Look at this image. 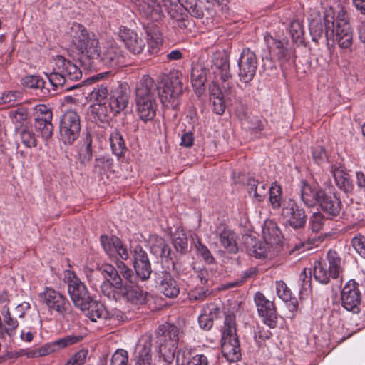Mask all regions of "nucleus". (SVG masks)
<instances>
[{"instance_id":"obj_1","label":"nucleus","mask_w":365,"mask_h":365,"mask_svg":"<svg viewBox=\"0 0 365 365\" xmlns=\"http://www.w3.org/2000/svg\"><path fill=\"white\" fill-rule=\"evenodd\" d=\"M99 272L104 278L101 285L103 295L109 300L121 299L136 306L145 304L149 293L136 284V277L123 262H116V267L105 264Z\"/></svg>"},{"instance_id":"obj_2","label":"nucleus","mask_w":365,"mask_h":365,"mask_svg":"<svg viewBox=\"0 0 365 365\" xmlns=\"http://www.w3.org/2000/svg\"><path fill=\"white\" fill-rule=\"evenodd\" d=\"M55 90L68 91L79 87L78 84L70 83L78 81L82 77L81 69L71 61L62 56H56L52 72L46 73Z\"/></svg>"},{"instance_id":"obj_3","label":"nucleus","mask_w":365,"mask_h":365,"mask_svg":"<svg viewBox=\"0 0 365 365\" xmlns=\"http://www.w3.org/2000/svg\"><path fill=\"white\" fill-rule=\"evenodd\" d=\"M262 236L264 241H260L251 235L243 237V243L248 253L259 259L267 257L271 247L280 243L282 238L277 223L271 220L264 222L262 226Z\"/></svg>"},{"instance_id":"obj_4","label":"nucleus","mask_w":365,"mask_h":365,"mask_svg":"<svg viewBox=\"0 0 365 365\" xmlns=\"http://www.w3.org/2000/svg\"><path fill=\"white\" fill-rule=\"evenodd\" d=\"M326 35L342 49H349L353 44V32L346 11L341 10L336 17L332 11L324 13Z\"/></svg>"},{"instance_id":"obj_5","label":"nucleus","mask_w":365,"mask_h":365,"mask_svg":"<svg viewBox=\"0 0 365 365\" xmlns=\"http://www.w3.org/2000/svg\"><path fill=\"white\" fill-rule=\"evenodd\" d=\"M155 90L153 79L146 75L141 78L136 87V111L144 122L152 120L156 115L158 104Z\"/></svg>"},{"instance_id":"obj_6","label":"nucleus","mask_w":365,"mask_h":365,"mask_svg":"<svg viewBox=\"0 0 365 365\" xmlns=\"http://www.w3.org/2000/svg\"><path fill=\"white\" fill-rule=\"evenodd\" d=\"M344 271V261L335 250H329L324 258L315 261L313 265L314 279L322 284H328L331 279L341 277Z\"/></svg>"},{"instance_id":"obj_7","label":"nucleus","mask_w":365,"mask_h":365,"mask_svg":"<svg viewBox=\"0 0 365 365\" xmlns=\"http://www.w3.org/2000/svg\"><path fill=\"white\" fill-rule=\"evenodd\" d=\"M180 329L173 324H164L157 330L159 361L163 365L173 363L179 341Z\"/></svg>"},{"instance_id":"obj_8","label":"nucleus","mask_w":365,"mask_h":365,"mask_svg":"<svg viewBox=\"0 0 365 365\" xmlns=\"http://www.w3.org/2000/svg\"><path fill=\"white\" fill-rule=\"evenodd\" d=\"M221 349L223 356L230 362H237L241 359V349L237 335L235 316L227 314L222 327Z\"/></svg>"},{"instance_id":"obj_9","label":"nucleus","mask_w":365,"mask_h":365,"mask_svg":"<svg viewBox=\"0 0 365 365\" xmlns=\"http://www.w3.org/2000/svg\"><path fill=\"white\" fill-rule=\"evenodd\" d=\"M182 74L173 72L165 77L158 86V95L161 103L166 107L176 110L180 104L179 97L182 93Z\"/></svg>"},{"instance_id":"obj_10","label":"nucleus","mask_w":365,"mask_h":365,"mask_svg":"<svg viewBox=\"0 0 365 365\" xmlns=\"http://www.w3.org/2000/svg\"><path fill=\"white\" fill-rule=\"evenodd\" d=\"M71 38L73 44L88 59L98 56V38L93 34L90 35L87 29L78 23L73 24L71 28Z\"/></svg>"},{"instance_id":"obj_11","label":"nucleus","mask_w":365,"mask_h":365,"mask_svg":"<svg viewBox=\"0 0 365 365\" xmlns=\"http://www.w3.org/2000/svg\"><path fill=\"white\" fill-rule=\"evenodd\" d=\"M81 117L74 110L66 111L59 122L60 138L65 145H71L79 137Z\"/></svg>"},{"instance_id":"obj_12","label":"nucleus","mask_w":365,"mask_h":365,"mask_svg":"<svg viewBox=\"0 0 365 365\" xmlns=\"http://www.w3.org/2000/svg\"><path fill=\"white\" fill-rule=\"evenodd\" d=\"M266 48L268 51L265 58H277L282 63L288 61L293 56V51L289 46L288 40L278 39L272 36L269 33H266L264 36Z\"/></svg>"},{"instance_id":"obj_13","label":"nucleus","mask_w":365,"mask_h":365,"mask_svg":"<svg viewBox=\"0 0 365 365\" xmlns=\"http://www.w3.org/2000/svg\"><path fill=\"white\" fill-rule=\"evenodd\" d=\"M81 336L69 335L53 342L46 343L40 347H34L24 351L27 358H38L49 355L67 346L76 344L82 340Z\"/></svg>"},{"instance_id":"obj_14","label":"nucleus","mask_w":365,"mask_h":365,"mask_svg":"<svg viewBox=\"0 0 365 365\" xmlns=\"http://www.w3.org/2000/svg\"><path fill=\"white\" fill-rule=\"evenodd\" d=\"M68 274V292L73 303L80 309L88 307L92 299L86 285L74 272H69Z\"/></svg>"},{"instance_id":"obj_15","label":"nucleus","mask_w":365,"mask_h":365,"mask_svg":"<svg viewBox=\"0 0 365 365\" xmlns=\"http://www.w3.org/2000/svg\"><path fill=\"white\" fill-rule=\"evenodd\" d=\"M130 99V87L126 82L115 81L110 86L109 107L115 115L125 110Z\"/></svg>"},{"instance_id":"obj_16","label":"nucleus","mask_w":365,"mask_h":365,"mask_svg":"<svg viewBox=\"0 0 365 365\" xmlns=\"http://www.w3.org/2000/svg\"><path fill=\"white\" fill-rule=\"evenodd\" d=\"M40 297L49 312H55L57 314L63 317L68 312L70 302L68 299L59 292L46 287L40 294Z\"/></svg>"},{"instance_id":"obj_17","label":"nucleus","mask_w":365,"mask_h":365,"mask_svg":"<svg viewBox=\"0 0 365 365\" xmlns=\"http://www.w3.org/2000/svg\"><path fill=\"white\" fill-rule=\"evenodd\" d=\"M97 52L98 56L90 58L89 60H98L103 65L109 68H117L125 64L124 51L116 44L103 47V49H101L98 45Z\"/></svg>"},{"instance_id":"obj_18","label":"nucleus","mask_w":365,"mask_h":365,"mask_svg":"<svg viewBox=\"0 0 365 365\" xmlns=\"http://www.w3.org/2000/svg\"><path fill=\"white\" fill-rule=\"evenodd\" d=\"M254 302L264 324L270 328H274L277 323V316L274 302L267 299L264 294L259 292L255 294Z\"/></svg>"},{"instance_id":"obj_19","label":"nucleus","mask_w":365,"mask_h":365,"mask_svg":"<svg viewBox=\"0 0 365 365\" xmlns=\"http://www.w3.org/2000/svg\"><path fill=\"white\" fill-rule=\"evenodd\" d=\"M257 65L255 52L248 48L243 49L238 60L240 80L244 83L251 81L256 74Z\"/></svg>"},{"instance_id":"obj_20","label":"nucleus","mask_w":365,"mask_h":365,"mask_svg":"<svg viewBox=\"0 0 365 365\" xmlns=\"http://www.w3.org/2000/svg\"><path fill=\"white\" fill-rule=\"evenodd\" d=\"M281 215L284 221L294 229L302 228L306 224L304 210L293 200L283 203Z\"/></svg>"},{"instance_id":"obj_21","label":"nucleus","mask_w":365,"mask_h":365,"mask_svg":"<svg viewBox=\"0 0 365 365\" xmlns=\"http://www.w3.org/2000/svg\"><path fill=\"white\" fill-rule=\"evenodd\" d=\"M119 40L123 43L126 49L133 55L141 53L145 46V41L141 35L135 30L125 26H120L118 32Z\"/></svg>"},{"instance_id":"obj_22","label":"nucleus","mask_w":365,"mask_h":365,"mask_svg":"<svg viewBox=\"0 0 365 365\" xmlns=\"http://www.w3.org/2000/svg\"><path fill=\"white\" fill-rule=\"evenodd\" d=\"M341 305L348 311L356 312L361 302L359 284L353 279L348 281L341 292Z\"/></svg>"},{"instance_id":"obj_23","label":"nucleus","mask_w":365,"mask_h":365,"mask_svg":"<svg viewBox=\"0 0 365 365\" xmlns=\"http://www.w3.org/2000/svg\"><path fill=\"white\" fill-rule=\"evenodd\" d=\"M155 280L159 291L168 298H175L180 294V287L172 274L165 271L155 272Z\"/></svg>"},{"instance_id":"obj_24","label":"nucleus","mask_w":365,"mask_h":365,"mask_svg":"<svg viewBox=\"0 0 365 365\" xmlns=\"http://www.w3.org/2000/svg\"><path fill=\"white\" fill-rule=\"evenodd\" d=\"M207 66H210L215 78L219 77L223 82L231 76L228 58L223 52L214 53Z\"/></svg>"},{"instance_id":"obj_25","label":"nucleus","mask_w":365,"mask_h":365,"mask_svg":"<svg viewBox=\"0 0 365 365\" xmlns=\"http://www.w3.org/2000/svg\"><path fill=\"white\" fill-rule=\"evenodd\" d=\"M216 238L219 240L220 245L226 252L235 254L238 252L237 244V235L234 231L226 227L223 224L217 226L213 232Z\"/></svg>"},{"instance_id":"obj_26","label":"nucleus","mask_w":365,"mask_h":365,"mask_svg":"<svg viewBox=\"0 0 365 365\" xmlns=\"http://www.w3.org/2000/svg\"><path fill=\"white\" fill-rule=\"evenodd\" d=\"M152 339L143 336L138 342L135 351V365H154L151 354Z\"/></svg>"},{"instance_id":"obj_27","label":"nucleus","mask_w":365,"mask_h":365,"mask_svg":"<svg viewBox=\"0 0 365 365\" xmlns=\"http://www.w3.org/2000/svg\"><path fill=\"white\" fill-rule=\"evenodd\" d=\"M318 205L323 212L328 215V218L332 219L339 215L341 210L340 198L335 194H327L324 192Z\"/></svg>"},{"instance_id":"obj_28","label":"nucleus","mask_w":365,"mask_h":365,"mask_svg":"<svg viewBox=\"0 0 365 365\" xmlns=\"http://www.w3.org/2000/svg\"><path fill=\"white\" fill-rule=\"evenodd\" d=\"M324 190L317 185H310L304 181L301 182L300 197L304 204L307 207H313L318 204L323 196Z\"/></svg>"},{"instance_id":"obj_29","label":"nucleus","mask_w":365,"mask_h":365,"mask_svg":"<svg viewBox=\"0 0 365 365\" xmlns=\"http://www.w3.org/2000/svg\"><path fill=\"white\" fill-rule=\"evenodd\" d=\"M220 309L215 304H207L198 317L200 327L205 331L210 330L213 326L214 320L218 317Z\"/></svg>"},{"instance_id":"obj_30","label":"nucleus","mask_w":365,"mask_h":365,"mask_svg":"<svg viewBox=\"0 0 365 365\" xmlns=\"http://www.w3.org/2000/svg\"><path fill=\"white\" fill-rule=\"evenodd\" d=\"M331 173L337 187L344 192H350L354 189V184L344 168L341 165L331 167Z\"/></svg>"},{"instance_id":"obj_31","label":"nucleus","mask_w":365,"mask_h":365,"mask_svg":"<svg viewBox=\"0 0 365 365\" xmlns=\"http://www.w3.org/2000/svg\"><path fill=\"white\" fill-rule=\"evenodd\" d=\"M327 28L324 24V16L323 19H313L309 23V32L312 41L317 43L320 42L329 44V37L326 35Z\"/></svg>"},{"instance_id":"obj_32","label":"nucleus","mask_w":365,"mask_h":365,"mask_svg":"<svg viewBox=\"0 0 365 365\" xmlns=\"http://www.w3.org/2000/svg\"><path fill=\"white\" fill-rule=\"evenodd\" d=\"M89 112L90 118L93 122L98 125H103L108 123L109 113L112 110L106 103H94L90 106Z\"/></svg>"},{"instance_id":"obj_33","label":"nucleus","mask_w":365,"mask_h":365,"mask_svg":"<svg viewBox=\"0 0 365 365\" xmlns=\"http://www.w3.org/2000/svg\"><path fill=\"white\" fill-rule=\"evenodd\" d=\"M208 71L209 69L202 63H197L193 65L191 71V82L195 89L198 91L204 89Z\"/></svg>"},{"instance_id":"obj_34","label":"nucleus","mask_w":365,"mask_h":365,"mask_svg":"<svg viewBox=\"0 0 365 365\" xmlns=\"http://www.w3.org/2000/svg\"><path fill=\"white\" fill-rule=\"evenodd\" d=\"M150 250L154 255L162 259H172L171 249L163 237L153 235L150 238Z\"/></svg>"},{"instance_id":"obj_35","label":"nucleus","mask_w":365,"mask_h":365,"mask_svg":"<svg viewBox=\"0 0 365 365\" xmlns=\"http://www.w3.org/2000/svg\"><path fill=\"white\" fill-rule=\"evenodd\" d=\"M250 192H253V197L258 202L263 201L267 193L268 186L267 183L259 182L253 178L249 177L245 182Z\"/></svg>"},{"instance_id":"obj_36","label":"nucleus","mask_w":365,"mask_h":365,"mask_svg":"<svg viewBox=\"0 0 365 365\" xmlns=\"http://www.w3.org/2000/svg\"><path fill=\"white\" fill-rule=\"evenodd\" d=\"M109 140L113 153L118 158L123 157L127 148L122 134L115 130L111 133Z\"/></svg>"},{"instance_id":"obj_37","label":"nucleus","mask_w":365,"mask_h":365,"mask_svg":"<svg viewBox=\"0 0 365 365\" xmlns=\"http://www.w3.org/2000/svg\"><path fill=\"white\" fill-rule=\"evenodd\" d=\"M81 309L86 312V315L92 322H97L98 319H103L107 316V312L104 306L101 303L92 299L89 302L88 307Z\"/></svg>"},{"instance_id":"obj_38","label":"nucleus","mask_w":365,"mask_h":365,"mask_svg":"<svg viewBox=\"0 0 365 365\" xmlns=\"http://www.w3.org/2000/svg\"><path fill=\"white\" fill-rule=\"evenodd\" d=\"M110 83H103L93 87L90 92V99L96 103H106L108 96L110 94Z\"/></svg>"},{"instance_id":"obj_39","label":"nucleus","mask_w":365,"mask_h":365,"mask_svg":"<svg viewBox=\"0 0 365 365\" xmlns=\"http://www.w3.org/2000/svg\"><path fill=\"white\" fill-rule=\"evenodd\" d=\"M78 160L82 165L88 164L92 157V137L88 133H86L83 138V143L80 145L78 149Z\"/></svg>"},{"instance_id":"obj_40","label":"nucleus","mask_w":365,"mask_h":365,"mask_svg":"<svg viewBox=\"0 0 365 365\" xmlns=\"http://www.w3.org/2000/svg\"><path fill=\"white\" fill-rule=\"evenodd\" d=\"M210 294V285L200 286L197 284L188 292V299L192 302H202Z\"/></svg>"},{"instance_id":"obj_41","label":"nucleus","mask_w":365,"mask_h":365,"mask_svg":"<svg viewBox=\"0 0 365 365\" xmlns=\"http://www.w3.org/2000/svg\"><path fill=\"white\" fill-rule=\"evenodd\" d=\"M101 243L106 254L110 257L116 255L117 246L120 243V239L116 236H101Z\"/></svg>"},{"instance_id":"obj_42","label":"nucleus","mask_w":365,"mask_h":365,"mask_svg":"<svg viewBox=\"0 0 365 365\" xmlns=\"http://www.w3.org/2000/svg\"><path fill=\"white\" fill-rule=\"evenodd\" d=\"M113 160L109 155L98 157L94 160L93 171L100 175L113 170Z\"/></svg>"},{"instance_id":"obj_43","label":"nucleus","mask_w":365,"mask_h":365,"mask_svg":"<svg viewBox=\"0 0 365 365\" xmlns=\"http://www.w3.org/2000/svg\"><path fill=\"white\" fill-rule=\"evenodd\" d=\"M173 244L176 252L185 255L188 251V240L182 230H177L173 237Z\"/></svg>"},{"instance_id":"obj_44","label":"nucleus","mask_w":365,"mask_h":365,"mask_svg":"<svg viewBox=\"0 0 365 365\" xmlns=\"http://www.w3.org/2000/svg\"><path fill=\"white\" fill-rule=\"evenodd\" d=\"M34 125L35 130L43 140H48L51 138L53 132V125L51 121L34 120Z\"/></svg>"},{"instance_id":"obj_45","label":"nucleus","mask_w":365,"mask_h":365,"mask_svg":"<svg viewBox=\"0 0 365 365\" xmlns=\"http://www.w3.org/2000/svg\"><path fill=\"white\" fill-rule=\"evenodd\" d=\"M178 0H163L162 7L173 20L179 19L183 14L182 9L178 6Z\"/></svg>"},{"instance_id":"obj_46","label":"nucleus","mask_w":365,"mask_h":365,"mask_svg":"<svg viewBox=\"0 0 365 365\" xmlns=\"http://www.w3.org/2000/svg\"><path fill=\"white\" fill-rule=\"evenodd\" d=\"M216 93H212L210 99L212 101L213 111L215 113L221 115L224 113L226 108L222 93L217 88Z\"/></svg>"},{"instance_id":"obj_47","label":"nucleus","mask_w":365,"mask_h":365,"mask_svg":"<svg viewBox=\"0 0 365 365\" xmlns=\"http://www.w3.org/2000/svg\"><path fill=\"white\" fill-rule=\"evenodd\" d=\"M21 83L29 88L43 90L45 81L39 76L29 75L22 78Z\"/></svg>"},{"instance_id":"obj_48","label":"nucleus","mask_w":365,"mask_h":365,"mask_svg":"<svg viewBox=\"0 0 365 365\" xmlns=\"http://www.w3.org/2000/svg\"><path fill=\"white\" fill-rule=\"evenodd\" d=\"M327 219L322 212H314L310 216L309 221V227L312 232H318L322 230Z\"/></svg>"},{"instance_id":"obj_49","label":"nucleus","mask_w":365,"mask_h":365,"mask_svg":"<svg viewBox=\"0 0 365 365\" xmlns=\"http://www.w3.org/2000/svg\"><path fill=\"white\" fill-rule=\"evenodd\" d=\"M269 202L274 210L279 209L281 207V195L282 188L279 185L276 183L269 188Z\"/></svg>"},{"instance_id":"obj_50","label":"nucleus","mask_w":365,"mask_h":365,"mask_svg":"<svg viewBox=\"0 0 365 365\" xmlns=\"http://www.w3.org/2000/svg\"><path fill=\"white\" fill-rule=\"evenodd\" d=\"M289 34L296 43L303 41L304 28L302 23L299 21H293L289 26Z\"/></svg>"},{"instance_id":"obj_51","label":"nucleus","mask_w":365,"mask_h":365,"mask_svg":"<svg viewBox=\"0 0 365 365\" xmlns=\"http://www.w3.org/2000/svg\"><path fill=\"white\" fill-rule=\"evenodd\" d=\"M148 35V44L150 48H151L150 52L155 53L157 52L159 46L163 43V38L161 34L156 31H147Z\"/></svg>"},{"instance_id":"obj_52","label":"nucleus","mask_w":365,"mask_h":365,"mask_svg":"<svg viewBox=\"0 0 365 365\" xmlns=\"http://www.w3.org/2000/svg\"><path fill=\"white\" fill-rule=\"evenodd\" d=\"M135 271V277H139L142 281L148 279L152 273L151 264L150 262L138 264L133 266Z\"/></svg>"},{"instance_id":"obj_53","label":"nucleus","mask_w":365,"mask_h":365,"mask_svg":"<svg viewBox=\"0 0 365 365\" xmlns=\"http://www.w3.org/2000/svg\"><path fill=\"white\" fill-rule=\"evenodd\" d=\"M183 7L192 16L197 19H201L203 17V9L196 0L186 1L183 5Z\"/></svg>"},{"instance_id":"obj_54","label":"nucleus","mask_w":365,"mask_h":365,"mask_svg":"<svg viewBox=\"0 0 365 365\" xmlns=\"http://www.w3.org/2000/svg\"><path fill=\"white\" fill-rule=\"evenodd\" d=\"M312 154L314 161L317 165H322L328 161L327 150L322 145H315L312 148Z\"/></svg>"},{"instance_id":"obj_55","label":"nucleus","mask_w":365,"mask_h":365,"mask_svg":"<svg viewBox=\"0 0 365 365\" xmlns=\"http://www.w3.org/2000/svg\"><path fill=\"white\" fill-rule=\"evenodd\" d=\"M20 136L22 143L27 148L36 146L37 140L36 135L27 128H22L20 130Z\"/></svg>"},{"instance_id":"obj_56","label":"nucleus","mask_w":365,"mask_h":365,"mask_svg":"<svg viewBox=\"0 0 365 365\" xmlns=\"http://www.w3.org/2000/svg\"><path fill=\"white\" fill-rule=\"evenodd\" d=\"M195 247L199 255H200L204 261L207 264H212L214 262L215 258L211 254L209 249L203 245L200 239L195 243Z\"/></svg>"},{"instance_id":"obj_57","label":"nucleus","mask_w":365,"mask_h":365,"mask_svg":"<svg viewBox=\"0 0 365 365\" xmlns=\"http://www.w3.org/2000/svg\"><path fill=\"white\" fill-rule=\"evenodd\" d=\"M128 353L124 349H117L112 355L110 365H128Z\"/></svg>"},{"instance_id":"obj_58","label":"nucleus","mask_w":365,"mask_h":365,"mask_svg":"<svg viewBox=\"0 0 365 365\" xmlns=\"http://www.w3.org/2000/svg\"><path fill=\"white\" fill-rule=\"evenodd\" d=\"M132 255L133 258V266L138 264L150 262L148 254L139 245L134 247L133 250L132 251Z\"/></svg>"},{"instance_id":"obj_59","label":"nucleus","mask_w":365,"mask_h":365,"mask_svg":"<svg viewBox=\"0 0 365 365\" xmlns=\"http://www.w3.org/2000/svg\"><path fill=\"white\" fill-rule=\"evenodd\" d=\"M276 292L277 296L284 302L292 299V292L283 281L276 282Z\"/></svg>"},{"instance_id":"obj_60","label":"nucleus","mask_w":365,"mask_h":365,"mask_svg":"<svg viewBox=\"0 0 365 365\" xmlns=\"http://www.w3.org/2000/svg\"><path fill=\"white\" fill-rule=\"evenodd\" d=\"M351 245L356 252L365 259V237L358 235L351 240Z\"/></svg>"},{"instance_id":"obj_61","label":"nucleus","mask_w":365,"mask_h":365,"mask_svg":"<svg viewBox=\"0 0 365 365\" xmlns=\"http://www.w3.org/2000/svg\"><path fill=\"white\" fill-rule=\"evenodd\" d=\"M21 98V93L17 91H6L1 93L0 103H10Z\"/></svg>"},{"instance_id":"obj_62","label":"nucleus","mask_w":365,"mask_h":365,"mask_svg":"<svg viewBox=\"0 0 365 365\" xmlns=\"http://www.w3.org/2000/svg\"><path fill=\"white\" fill-rule=\"evenodd\" d=\"M192 349L187 346H185L180 349L176 356V362L178 365H185L187 364V361H189L191 358Z\"/></svg>"},{"instance_id":"obj_63","label":"nucleus","mask_w":365,"mask_h":365,"mask_svg":"<svg viewBox=\"0 0 365 365\" xmlns=\"http://www.w3.org/2000/svg\"><path fill=\"white\" fill-rule=\"evenodd\" d=\"M311 269H304L300 273L299 280L301 281L302 289L304 291H307L311 287Z\"/></svg>"},{"instance_id":"obj_64","label":"nucleus","mask_w":365,"mask_h":365,"mask_svg":"<svg viewBox=\"0 0 365 365\" xmlns=\"http://www.w3.org/2000/svg\"><path fill=\"white\" fill-rule=\"evenodd\" d=\"M187 365H208L207 357L205 354H196L187 361Z\"/></svg>"}]
</instances>
